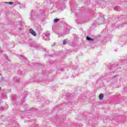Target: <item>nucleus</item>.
I'll list each match as a JSON object with an SVG mask.
<instances>
[{"label":"nucleus","instance_id":"1","mask_svg":"<svg viewBox=\"0 0 127 127\" xmlns=\"http://www.w3.org/2000/svg\"><path fill=\"white\" fill-rule=\"evenodd\" d=\"M29 31L31 34L34 35V36H36V32H35V31L34 30H33L32 29H30Z\"/></svg>","mask_w":127,"mask_h":127},{"label":"nucleus","instance_id":"7","mask_svg":"<svg viewBox=\"0 0 127 127\" xmlns=\"http://www.w3.org/2000/svg\"><path fill=\"white\" fill-rule=\"evenodd\" d=\"M1 90V87H0V90Z\"/></svg>","mask_w":127,"mask_h":127},{"label":"nucleus","instance_id":"3","mask_svg":"<svg viewBox=\"0 0 127 127\" xmlns=\"http://www.w3.org/2000/svg\"><path fill=\"white\" fill-rule=\"evenodd\" d=\"M87 40L88 41H94V39L90 38V37L87 36L86 38Z\"/></svg>","mask_w":127,"mask_h":127},{"label":"nucleus","instance_id":"5","mask_svg":"<svg viewBox=\"0 0 127 127\" xmlns=\"http://www.w3.org/2000/svg\"><path fill=\"white\" fill-rule=\"evenodd\" d=\"M59 20H60V19H55L54 20V21L55 23H56V22H58Z\"/></svg>","mask_w":127,"mask_h":127},{"label":"nucleus","instance_id":"2","mask_svg":"<svg viewBox=\"0 0 127 127\" xmlns=\"http://www.w3.org/2000/svg\"><path fill=\"white\" fill-rule=\"evenodd\" d=\"M104 95L103 93H101L99 95V99L103 100L104 99Z\"/></svg>","mask_w":127,"mask_h":127},{"label":"nucleus","instance_id":"4","mask_svg":"<svg viewBox=\"0 0 127 127\" xmlns=\"http://www.w3.org/2000/svg\"><path fill=\"white\" fill-rule=\"evenodd\" d=\"M67 41L68 40H67V39L64 40L63 44H64V45H65V44L67 43Z\"/></svg>","mask_w":127,"mask_h":127},{"label":"nucleus","instance_id":"6","mask_svg":"<svg viewBox=\"0 0 127 127\" xmlns=\"http://www.w3.org/2000/svg\"><path fill=\"white\" fill-rule=\"evenodd\" d=\"M8 3H9V4H10L11 5H12V4H13V2H8Z\"/></svg>","mask_w":127,"mask_h":127}]
</instances>
